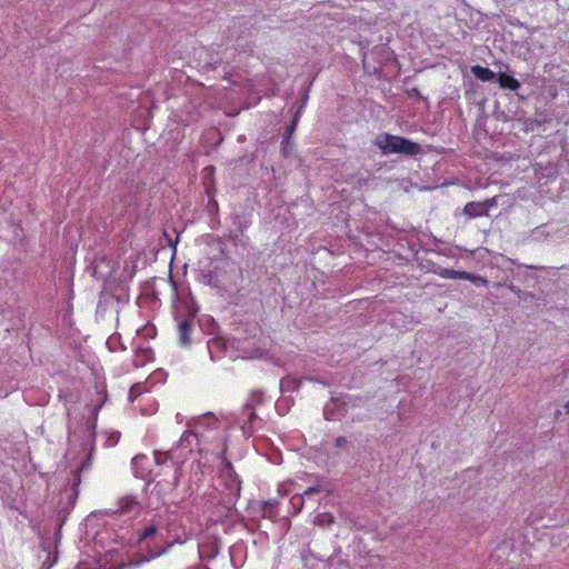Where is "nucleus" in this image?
I'll return each instance as SVG.
<instances>
[{"mask_svg":"<svg viewBox=\"0 0 569 569\" xmlns=\"http://www.w3.org/2000/svg\"><path fill=\"white\" fill-rule=\"evenodd\" d=\"M194 445H198V436L191 430H187L182 433L178 448L170 449L166 452L156 450L154 462L159 467V470L153 475V481L157 480L156 487L162 492L173 491L181 479V468L183 461H180L177 455L178 449H189L192 452Z\"/></svg>","mask_w":569,"mask_h":569,"instance_id":"1","label":"nucleus"},{"mask_svg":"<svg viewBox=\"0 0 569 569\" xmlns=\"http://www.w3.org/2000/svg\"><path fill=\"white\" fill-rule=\"evenodd\" d=\"M375 144L382 151L383 154L399 153L413 157L421 151V146L419 143L413 142L410 139L390 133L379 134Z\"/></svg>","mask_w":569,"mask_h":569,"instance_id":"2","label":"nucleus"},{"mask_svg":"<svg viewBox=\"0 0 569 569\" xmlns=\"http://www.w3.org/2000/svg\"><path fill=\"white\" fill-rule=\"evenodd\" d=\"M220 479L224 486L226 493L222 500L223 508L227 511H230L238 498L240 497L241 491V480L239 476L236 473L230 461H223V465L220 470Z\"/></svg>","mask_w":569,"mask_h":569,"instance_id":"3","label":"nucleus"},{"mask_svg":"<svg viewBox=\"0 0 569 569\" xmlns=\"http://www.w3.org/2000/svg\"><path fill=\"white\" fill-rule=\"evenodd\" d=\"M498 201L496 197L487 199L482 202L470 201L465 204L462 211L468 219L487 217L489 209L496 207Z\"/></svg>","mask_w":569,"mask_h":569,"instance_id":"4","label":"nucleus"},{"mask_svg":"<svg viewBox=\"0 0 569 569\" xmlns=\"http://www.w3.org/2000/svg\"><path fill=\"white\" fill-rule=\"evenodd\" d=\"M141 507L139 502L132 497H124L120 499L117 503V508L113 513L119 516H123L128 519L136 518L140 513Z\"/></svg>","mask_w":569,"mask_h":569,"instance_id":"5","label":"nucleus"},{"mask_svg":"<svg viewBox=\"0 0 569 569\" xmlns=\"http://www.w3.org/2000/svg\"><path fill=\"white\" fill-rule=\"evenodd\" d=\"M193 326V315H191L189 318L181 319L178 322V332H179V340L181 345L188 346L191 341L190 339V332Z\"/></svg>","mask_w":569,"mask_h":569,"instance_id":"6","label":"nucleus"},{"mask_svg":"<svg viewBox=\"0 0 569 569\" xmlns=\"http://www.w3.org/2000/svg\"><path fill=\"white\" fill-rule=\"evenodd\" d=\"M198 553L202 560H212L219 553V547L216 541H206L199 545Z\"/></svg>","mask_w":569,"mask_h":569,"instance_id":"7","label":"nucleus"},{"mask_svg":"<svg viewBox=\"0 0 569 569\" xmlns=\"http://www.w3.org/2000/svg\"><path fill=\"white\" fill-rule=\"evenodd\" d=\"M497 82L499 83V86L502 89H509L512 91H517L520 88V82L512 76L505 73V72H500L497 76Z\"/></svg>","mask_w":569,"mask_h":569,"instance_id":"8","label":"nucleus"},{"mask_svg":"<svg viewBox=\"0 0 569 569\" xmlns=\"http://www.w3.org/2000/svg\"><path fill=\"white\" fill-rule=\"evenodd\" d=\"M471 73L479 80L485 82H490L497 79V76L493 71H491L488 68H485L482 66H472L471 67Z\"/></svg>","mask_w":569,"mask_h":569,"instance_id":"9","label":"nucleus"},{"mask_svg":"<svg viewBox=\"0 0 569 569\" xmlns=\"http://www.w3.org/2000/svg\"><path fill=\"white\" fill-rule=\"evenodd\" d=\"M440 274L443 277V278H448V279H465V280H476V279H479L478 277L476 276H472L466 271H457V270H453V269H443Z\"/></svg>","mask_w":569,"mask_h":569,"instance_id":"10","label":"nucleus"},{"mask_svg":"<svg viewBox=\"0 0 569 569\" xmlns=\"http://www.w3.org/2000/svg\"><path fill=\"white\" fill-rule=\"evenodd\" d=\"M144 461H147V457L141 455V456H136L133 459H132V467L134 469V475L136 477L138 478H141V479H144L147 478V476H149V471L147 470H139V466H141Z\"/></svg>","mask_w":569,"mask_h":569,"instance_id":"11","label":"nucleus"},{"mask_svg":"<svg viewBox=\"0 0 569 569\" xmlns=\"http://www.w3.org/2000/svg\"><path fill=\"white\" fill-rule=\"evenodd\" d=\"M300 383V380L287 377L280 381V387L282 391H295L299 389Z\"/></svg>","mask_w":569,"mask_h":569,"instance_id":"12","label":"nucleus"},{"mask_svg":"<svg viewBox=\"0 0 569 569\" xmlns=\"http://www.w3.org/2000/svg\"><path fill=\"white\" fill-rule=\"evenodd\" d=\"M298 121H299V118L293 116V119H292L291 123L287 127V131H286V136L283 137V141L288 140L290 138V136L293 133V131L296 130Z\"/></svg>","mask_w":569,"mask_h":569,"instance_id":"13","label":"nucleus"},{"mask_svg":"<svg viewBox=\"0 0 569 569\" xmlns=\"http://www.w3.org/2000/svg\"><path fill=\"white\" fill-rule=\"evenodd\" d=\"M307 101H308V93L306 92V93L303 94L302 99H301V102H300V103H299V106L297 107V110H296V112H295V117L300 118V116H301V113H302V110H303V108H305V106H306Z\"/></svg>","mask_w":569,"mask_h":569,"instance_id":"14","label":"nucleus"},{"mask_svg":"<svg viewBox=\"0 0 569 569\" xmlns=\"http://www.w3.org/2000/svg\"><path fill=\"white\" fill-rule=\"evenodd\" d=\"M157 531V527L151 525L144 528L143 532L141 533V538L147 539L152 537Z\"/></svg>","mask_w":569,"mask_h":569,"instance_id":"15","label":"nucleus"},{"mask_svg":"<svg viewBox=\"0 0 569 569\" xmlns=\"http://www.w3.org/2000/svg\"><path fill=\"white\" fill-rule=\"evenodd\" d=\"M348 443H349L348 439H347L346 437H342V436H341V437H338V438L335 440V446H336L337 448H340V449H347Z\"/></svg>","mask_w":569,"mask_h":569,"instance_id":"16","label":"nucleus"},{"mask_svg":"<svg viewBox=\"0 0 569 569\" xmlns=\"http://www.w3.org/2000/svg\"><path fill=\"white\" fill-rule=\"evenodd\" d=\"M408 97L409 98H415V99H421L422 96H421V92L418 88H411L410 90H408Z\"/></svg>","mask_w":569,"mask_h":569,"instance_id":"17","label":"nucleus"},{"mask_svg":"<svg viewBox=\"0 0 569 569\" xmlns=\"http://www.w3.org/2000/svg\"><path fill=\"white\" fill-rule=\"evenodd\" d=\"M258 417H257V413L253 411V410H248V423H249V428L252 429V422L253 420H256Z\"/></svg>","mask_w":569,"mask_h":569,"instance_id":"18","label":"nucleus"},{"mask_svg":"<svg viewBox=\"0 0 569 569\" xmlns=\"http://www.w3.org/2000/svg\"><path fill=\"white\" fill-rule=\"evenodd\" d=\"M319 492V487H309L305 490V496H311Z\"/></svg>","mask_w":569,"mask_h":569,"instance_id":"19","label":"nucleus"},{"mask_svg":"<svg viewBox=\"0 0 569 569\" xmlns=\"http://www.w3.org/2000/svg\"><path fill=\"white\" fill-rule=\"evenodd\" d=\"M174 542L176 541L168 542L159 552H157V556L166 553L174 545Z\"/></svg>","mask_w":569,"mask_h":569,"instance_id":"20","label":"nucleus"},{"mask_svg":"<svg viewBox=\"0 0 569 569\" xmlns=\"http://www.w3.org/2000/svg\"><path fill=\"white\" fill-rule=\"evenodd\" d=\"M220 342L218 340H211L208 342L209 352L212 353V349L218 347Z\"/></svg>","mask_w":569,"mask_h":569,"instance_id":"21","label":"nucleus"},{"mask_svg":"<svg viewBox=\"0 0 569 569\" xmlns=\"http://www.w3.org/2000/svg\"><path fill=\"white\" fill-rule=\"evenodd\" d=\"M367 181H368V179H362V178H361V179H359V180L357 181V184H358V187H359V188H361L363 184H366V183H367Z\"/></svg>","mask_w":569,"mask_h":569,"instance_id":"22","label":"nucleus"},{"mask_svg":"<svg viewBox=\"0 0 569 569\" xmlns=\"http://www.w3.org/2000/svg\"><path fill=\"white\" fill-rule=\"evenodd\" d=\"M509 289H510L512 292H515V293H518V292L520 291V290H519V289H517L513 284H510V286H509Z\"/></svg>","mask_w":569,"mask_h":569,"instance_id":"23","label":"nucleus"},{"mask_svg":"<svg viewBox=\"0 0 569 569\" xmlns=\"http://www.w3.org/2000/svg\"><path fill=\"white\" fill-rule=\"evenodd\" d=\"M56 560H57V556H53V559H52V561L48 565V568L52 567V565L56 562Z\"/></svg>","mask_w":569,"mask_h":569,"instance_id":"24","label":"nucleus"},{"mask_svg":"<svg viewBox=\"0 0 569 569\" xmlns=\"http://www.w3.org/2000/svg\"><path fill=\"white\" fill-rule=\"evenodd\" d=\"M325 418H326V420H331V419H332V418L329 416V413H328V411H327V410L325 411Z\"/></svg>","mask_w":569,"mask_h":569,"instance_id":"25","label":"nucleus"},{"mask_svg":"<svg viewBox=\"0 0 569 569\" xmlns=\"http://www.w3.org/2000/svg\"><path fill=\"white\" fill-rule=\"evenodd\" d=\"M93 438H94V433L89 431V439L93 440Z\"/></svg>","mask_w":569,"mask_h":569,"instance_id":"26","label":"nucleus"},{"mask_svg":"<svg viewBox=\"0 0 569 569\" xmlns=\"http://www.w3.org/2000/svg\"><path fill=\"white\" fill-rule=\"evenodd\" d=\"M565 409L567 412H569V401L565 405Z\"/></svg>","mask_w":569,"mask_h":569,"instance_id":"27","label":"nucleus"},{"mask_svg":"<svg viewBox=\"0 0 569 569\" xmlns=\"http://www.w3.org/2000/svg\"><path fill=\"white\" fill-rule=\"evenodd\" d=\"M481 281L487 284L488 283V280L487 279H481Z\"/></svg>","mask_w":569,"mask_h":569,"instance_id":"28","label":"nucleus"}]
</instances>
